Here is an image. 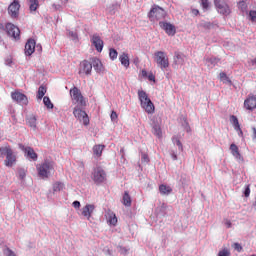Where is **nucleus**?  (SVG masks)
I'll list each match as a JSON object with an SVG mask.
<instances>
[{
	"mask_svg": "<svg viewBox=\"0 0 256 256\" xmlns=\"http://www.w3.org/2000/svg\"><path fill=\"white\" fill-rule=\"evenodd\" d=\"M92 65L96 71H101V67H103V64H101V60L98 58H94L92 60Z\"/></svg>",
	"mask_w": 256,
	"mask_h": 256,
	"instance_id": "33",
	"label": "nucleus"
},
{
	"mask_svg": "<svg viewBox=\"0 0 256 256\" xmlns=\"http://www.w3.org/2000/svg\"><path fill=\"white\" fill-rule=\"evenodd\" d=\"M73 115L76 117V119L82 120L84 125H89V116L87 115V112L75 107Z\"/></svg>",
	"mask_w": 256,
	"mask_h": 256,
	"instance_id": "12",
	"label": "nucleus"
},
{
	"mask_svg": "<svg viewBox=\"0 0 256 256\" xmlns=\"http://www.w3.org/2000/svg\"><path fill=\"white\" fill-rule=\"evenodd\" d=\"M225 225H226V227L228 228V229H231V227H232V223H231V221L230 220H227L226 222H225Z\"/></svg>",
	"mask_w": 256,
	"mask_h": 256,
	"instance_id": "51",
	"label": "nucleus"
},
{
	"mask_svg": "<svg viewBox=\"0 0 256 256\" xmlns=\"http://www.w3.org/2000/svg\"><path fill=\"white\" fill-rule=\"evenodd\" d=\"M193 15L197 16L199 15V10L198 9H192Z\"/></svg>",
	"mask_w": 256,
	"mask_h": 256,
	"instance_id": "53",
	"label": "nucleus"
},
{
	"mask_svg": "<svg viewBox=\"0 0 256 256\" xmlns=\"http://www.w3.org/2000/svg\"><path fill=\"white\" fill-rule=\"evenodd\" d=\"M118 117L119 116L117 115V112H115V111L111 112V115H110L111 121H117Z\"/></svg>",
	"mask_w": 256,
	"mask_h": 256,
	"instance_id": "46",
	"label": "nucleus"
},
{
	"mask_svg": "<svg viewBox=\"0 0 256 256\" xmlns=\"http://www.w3.org/2000/svg\"><path fill=\"white\" fill-rule=\"evenodd\" d=\"M174 159H177V156H174Z\"/></svg>",
	"mask_w": 256,
	"mask_h": 256,
	"instance_id": "59",
	"label": "nucleus"
},
{
	"mask_svg": "<svg viewBox=\"0 0 256 256\" xmlns=\"http://www.w3.org/2000/svg\"><path fill=\"white\" fill-rule=\"evenodd\" d=\"M27 125H29L33 131L37 129V117L31 115L27 118Z\"/></svg>",
	"mask_w": 256,
	"mask_h": 256,
	"instance_id": "27",
	"label": "nucleus"
},
{
	"mask_svg": "<svg viewBox=\"0 0 256 256\" xmlns=\"http://www.w3.org/2000/svg\"><path fill=\"white\" fill-rule=\"evenodd\" d=\"M249 195H251V186L247 185L244 191V196L249 197Z\"/></svg>",
	"mask_w": 256,
	"mask_h": 256,
	"instance_id": "45",
	"label": "nucleus"
},
{
	"mask_svg": "<svg viewBox=\"0 0 256 256\" xmlns=\"http://www.w3.org/2000/svg\"><path fill=\"white\" fill-rule=\"evenodd\" d=\"M230 151L236 159H241V153L239 152V147L235 144L230 145Z\"/></svg>",
	"mask_w": 256,
	"mask_h": 256,
	"instance_id": "29",
	"label": "nucleus"
},
{
	"mask_svg": "<svg viewBox=\"0 0 256 256\" xmlns=\"http://www.w3.org/2000/svg\"><path fill=\"white\" fill-rule=\"evenodd\" d=\"M147 77H148V81H154L155 82V76L153 75V72H150Z\"/></svg>",
	"mask_w": 256,
	"mask_h": 256,
	"instance_id": "49",
	"label": "nucleus"
},
{
	"mask_svg": "<svg viewBox=\"0 0 256 256\" xmlns=\"http://www.w3.org/2000/svg\"><path fill=\"white\" fill-rule=\"evenodd\" d=\"M103 149H105V145H94L93 146V153L96 157H101L103 155Z\"/></svg>",
	"mask_w": 256,
	"mask_h": 256,
	"instance_id": "25",
	"label": "nucleus"
},
{
	"mask_svg": "<svg viewBox=\"0 0 256 256\" xmlns=\"http://www.w3.org/2000/svg\"><path fill=\"white\" fill-rule=\"evenodd\" d=\"M69 37H72V39H77V33L73 32V31H70L69 32Z\"/></svg>",
	"mask_w": 256,
	"mask_h": 256,
	"instance_id": "50",
	"label": "nucleus"
},
{
	"mask_svg": "<svg viewBox=\"0 0 256 256\" xmlns=\"http://www.w3.org/2000/svg\"><path fill=\"white\" fill-rule=\"evenodd\" d=\"M93 70V64L87 60H84L80 63L79 75L83 73L85 75H91V71Z\"/></svg>",
	"mask_w": 256,
	"mask_h": 256,
	"instance_id": "13",
	"label": "nucleus"
},
{
	"mask_svg": "<svg viewBox=\"0 0 256 256\" xmlns=\"http://www.w3.org/2000/svg\"><path fill=\"white\" fill-rule=\"evenodd\" d=\"M233 248L235 249V251H237L238 253H241V251H243V246H241V244L239 243H234L233 244Z\"/></svg>",
	"mask_w": 256,
	"mask_h": 256,
	"instance_id": "42",
	"label": "nucleus"
},
{
	"mask_svg": "<svg viewBox=\"0 0 256 256\" xmlns=\"http://www.w3.org/2000/svg\"><path fill=\"white\" fill-rule=\"evenodd\" d=\"M214 5L220 15H231V7L225 0H214Z\"/></svg>",
	"mask_w": 256,
	"mask_h": 256,
	"instance_id": "7",
	"label": "nucleus"
},
{
	"mask_svg": "<svg viewBox=\"0 0 256 256\" xmlns=\"http://www.w3.org/2000/svg\"><path fill=\"white\" fill-rule=\"evenodd\" d=\"M252 65H256V58L251 60Z\"/></svg>",
	"mask_w": 256,
	"mask_h": 256,
	"instance_id": "55",
	"label": "nucleus"
},
{
	"mask_svg": "<svg viewBox=\"0 0 256 256\" xmlns=\"http://www.w3.org/2000/svg\"><path fill=\"white\" fill-rule=\"evenodd\" d=\"M21 151H23L27 157L32 159V161H37L38 155L35 153V150L31 147H25L23 144L19 145Z\"/></svg>",
	"mask_w": 256,
	"mask_h": 256,
	"instance_id": "16",
	"label": "nucleus"
},
{
	"mask_svg": "<svg viewBox=\"0 0 256 256\" xmlns=\"http://www.w3.org/2000/svg\"><path fill=\"white\" fill-rule=\"evenodd\" d=\"M159 25L161 29H163V31H165V33L168 34L170 37H173L177 33L175 25L169 22H159Z\"/></svg>",
	"mask_w": 256,
	"mask_h": 256,
	"instance_id": "11",
	"label": "nucleus"
},
{
	"mask_svg": "<svg viewBox=\"0 0 256 256\" xmlns=\"http://www.w3.org/2000/svg\"><path fill=\"white\" fill-rule=\"evenodd\" d=\"M0 27H3V24H0Z\"/></svg>",
	"mask_w": 256,
	"mask_h": 256,
	"instance_id": "58",
	"label": "nucleus"
},
{
	"mask_svg": "<svg viewBox=\"0 0 256 256\" xmlns=\"http://www.w3.org/2000/svg\"><path fill=\"white\" fill-rule=\"evenodd\" d=\"M35 45V40L29 39L25 44V55H27L28 57H30V55H33V53H35Z\"/></svg>",
	"mask_w": 256,
	"mask_h": 256,
	"instance_id": "18",
	"label": "nucleus"
},
{
	"mask_svg": "<svg viewBox=\"0 0 256 256\" xmlns=\"http://www.w3.org/2000/svg\"><path fill=\"white\" fill-rule=\"evenodd\" d=\"M19 9H21V4L19 1L14 0L8 7V14L12 19H17L19 17Z\"/></svg>",
	"mask_w": 256,
	"mask_h": 256,
	"instance_id": "9",
	"label": "nucleus"
},
{
	"mask_svg": "<svg viewBox=\"0 0 256 256\" xmlns=\"http://www.w3.org/2000/svg\"><path fill=\"white\" fill-rule=\"evenodd\" d=\"M70 97L73 103L80 105V107H85L86 105L85 98L83 97V94H81V90H79V88L75 86L71 88Z\"/></svg>",
	"mask_w": 256,
	"mask_h": 256,
	"instance_id": "6",
	"label": "nucleus"
},
{
	"mask_svg": "<svg viewBox=\"0 0 256 256\" xmlns=\"http://www.w3.org/2000/svg\"><path fill=\"white\" fill-rule=\"evenodd\" d=\"M43 103L47 109H53V102H51V99L48 96L43 98Z\"/></svg>",
	"mask_w": 256,
	"mask_h": 256,
	"instance_id": "35",
	"label": "nucleus"
},
{
	"mask_svg": "<svg viewBox=\"0 0 256 256\" xmlns=\"http://www.w3.org/2000/svg\"><path fill=\"white\" fill-rule=\"evenodd\" d=\"M91 179L96 183V185H101L107 181V172L101 167H96L93 169L91 174Z\"/></svg>",
	"mask_w": 256,
	"mask_h": 256,
	"instance_id": "5",
	"label": "nucleus"
},
{
	"mask_svg": "<svg viewBox=\"0 0 256 256\" xmlns=\"http://www.w3.org/2000/svg\"><path fill=\"white\" fill-rule=\"evenodd\" d=\"M72 205H73L74 209H79V207H81V202H79V201H74V202L72 203Z\"/></svg>",
	"mask_w": 256,
	"mask_h": 256,
	"instance_id": "48",
	"label": "nucleus"
},
{
	"mask_svg": "<svg viewBox=\"0 0 256 256\" xmlns=\"http://www.w3.org/2000/svg\"><path fill=\"white\" fill-rule=\"evenodd\" d=\"M27 174L24 172V177L26 176Z\"/></svg>",
	"mask_w": 256,
	"mask_h": 256,
	"instance_id": "60",
	"label": "nucleus"
},
{
	"mask_svg": "<svg viewBox=\"0 0 256 256\" xmlns=\"http://www.w3.org/2000/svg\"><path fill=\"white\" fill-rule=\"evenodd\" d=\"M173 141L176 142V145H177L179 151H183V144L181 143V140H179V138H177V137H174Z\"/></svg>",
	"mask_w": 256,
	"mask_h": 256,
	"instance_id": "40",
	"label": "nucleus"
},
{
	"mask_svg": "<svg viewBox=\"0 0 256 256\" xmlns=\"http://www.w3.org/2000/svg\"><path fill=\"white\" fill-rule=\"evenodd\" d=\"M93 211H95V205L94 204H86L82 208V215L83 217H86L88 220L91 219V216L93 215Z\"/></svg>",
	"mask_w": 256,
	"mask_h": 256,
	"instance_id": "17",
	"label": "nucleus"
},
{
	"mask_svg": "<svg viewBox=\"0 0 256 256\" xmlns=\"http://www.w3.org/2000/svg\"><path fill=\"white\" fill-rule=\"evenodd\" d=\"M206 61H207V63H211V65H213V63H217V61H219V59H217V58H207Z\"/></svg>",
	"mask_w": 256,
	"mask_h": 256,
	"instance_id": "47",
	"label": "nucleus"
},
{
	"mask_svg": "<svg viewBox=\"0 0 256 256\" xmlns=\"http://www.w3.org/2000/svg\"><path fill=\"white\" fill-rule=\"evenodd\" d=\"M201 6H202V9L207 11V9H209V0H201Z\"/></svg>",
	"mask_w": 256,
	"mask_h": 256,
	"instance_id": "41",
	"label": "nucleus"
},
{
	"mask_svg": "<svg viewBox=\"0 0 256 256\" xmlns=\"http://www.w3.org/2000/svg\"><path fill=\"white\" fill-rule=\"evenodd\" d=\"M152 133L153 135L157 136L158 139H161V137H163V132L161 130V126L160 125H154L152 128Z\"/></svg>",
	"mask_w": 256,
	"mask_h": 256,
	"instance_id": "30",
	"label": "nucleus"
},
{
	"mask_svg": "<svg viewBox=\"0 0 256 256\" xmlns=\"http://www.w3.org/2000/svg\"><path fill=\"white\" fill-rule=\"evenodd\" d=\"M143 159H145L146 161H149V157L146 154L143 155Z\"/></svg>",
	"mask_w": 256,
	"mask_h": 256,
	"instance_id": "54",
	"label": "nucleus"
},
{
	"mask_svg": "<svg viewBox=\"0 0 256 256\" xmlns=\"http://www.w3.org/2000/svg\"><path fill=\"white\" fill-rule=\"evenodd\" d=\"M159 192L161 195H171L173 193V188H171V186L161 184L159 186Z\"/></svg>",
	"mask_w": 256,
	"mask_h": 256,
	"instance_id": "23",
	"label": "nucleus"
},
{
	"mask_svg": "<svg viewBox=\"0 0 256 256\" xmlns=\"http://www.w3.org/2000/svg\"><path fill=\"white\" fill-rule=\"evenodd\" d=\"M244 107L247 111H253L256 109V96L249 94L248 97L244 100Z\"/></svg>",
	"mask_w": 256,
	"mask_h": 256,
	"instance_id": "14",
	"label": "nucleus"
},
{
	"mask_svg": "<svg viewBox=\"0 0 256 256\" xmlns=\"http://www.w3.org/2000/svg\"><path fill=\"white\" fill-rule=\"evenodd\" d=\"M67 1H69V0H64V3H67Z\"/></svg>",
	"mask_w": 256,
	"mask_h": 256,
	"instance_id": "57",
	"label": "nucleus"
},
{
	"mask_svg": "<svg viewBox=\"0 0 256 256\" xmlns=\"http://www.w3.org/2000/svg\"><path fill=\"white\" fill-rule=\"evenodd\" d=\"M119 61L123 67L126 69H129V65H131V62L129 60V54L123 52L122 54L119 55Z\"/></svg>",
	"mask_w": 256,
	"mask_h": 256,
	"instance_id": "21",
	"label": "nucleus"
},
{
	"mask_svg": "<svg viewBox=\"0 0 256 256\" xmlns=\"http://www.w3.org/2000/svg\"><path fill=\"white\" fill-rule=\"evenodd\" d=\"M154 61L162 71L169 67V57L167 56V53L163 51H157L154 53Z\"/></svg>",
	"mask_w": 256,
	"mask_h": 256,
	"instance_id": "4",
	"label": "nucleus"
},
{
	"mask_svg": "<svg viewBox=\"0 0 256 256\" xmlns=\"http://www.w3.org/2000/svg\"><path fill=\"white\" fill-rule=\"evenodd\" d=\"M253 131H254V133H255V135H256V129H255V128H253Z\"/></svg>",
	"mask_w": 256,
	"mask_h": 256,
	"instance_id": "56",
	"label": "nucleus"
},
{
	"mask_svg": "<svg viewBox=\"0 0 256 256\" xmlns=\"http://www.w3.org/2000/svg\"><path fill=\"white\" fill-rule=\"evenodd\" d=\"M4 254H5L6 256H17V254H15V253L13 252V250H11L10 248H6V249L4 250Z\"/></svg>",
	"mask_w": 256,
	"mask_h": 256,
	"instance_id": "44",
	"label": "nucleus"
},
{
	"mask_svg": "<svg viewBox=\"0 0 256 256\" xmlns=\"http://www.w3.org/2000/svg\"><path fill=\"white\" fill-rule=\"evenodd\" d=\"M175 57H176V63H183V55H181V53L176 52Z\"/></svg>",
	"mask_w": 256,
	"mask_h": 256,
	"instance_id": "43",
	"label": "nucleus"
},
{
	"mask_svg": "<svg viewBox=\"0 0 256 256\" xmlns=\"http://www.w3.org/2000/svg\"><path fill=\"white\" fill-rule=\"evenodd\" d=\"M105 217H106L107 223H108L109 225H113V227H115V226L117 225V221H118V220H117V215H115V214L113 213V211L108 210V211L106 212Z\"/></svg>",
	"mask_w": 256,
	"mask_h": 256,
	"instance_id": "19",
	"label": "nucleus"
},
{
	"mask_svg": "<svg viewBox=\"0 0 256 256\" xmlns=\"http://www.w3.org/2000/svg\"><path fill=\"white\" fill-rule=\"evenodd\" d=\"M28 1H29V10L31 13L39 9V0H28Z\"/></svg>",
	"mask_w": 256,
	"mask_h": 256,
	"instance_id": "31",
	"label": "nucleus"
},
{
	"mask_svg": "<svg viewBox=\"0 0 256 256\" xmlns=\"http://www.w3.org/2000/svg\"><path fill=\"white\" fill-rule=\"evenodd\" d=\"M63 189H65L63 182H55L53 184V193H59V191H63Z\"/></svg>",
	"mask_w": 256,
	"mask_h": 256,
	"instance_id": "32",
	"label": "nucleus"
},
{
	"mask_svg": "<svg viewBox=\"0 0 256 256\" xmlns=\"http://www.w3.org/2000/svg\"><path fill=\"white\" fill-rule=\"evenodd\" d=\"M218 256H231V252L229 249L224 248L223 250L219 251Z\"/></svg>",
	"mask_w": 256,
	"mask_h": 256,
	"instance_id": "38",
	"label": "nucleus"
},
{
	"mask_svg": "<svg viewBox=\"0 0 256 256\" xmlns=\"http://www.w3.org/2000/svg\"><path fill=\"white\" fill-rule=\"evenodd\" d=\"M11 97L13 101H16V103H20V105H27L29 103L27 96L19 91L12 92Z\"/></svg>",
	"mask_w": 256,
	"mask_h": 256,
	"instance_id": "10",
	"label": "nucleus"
},
{
	"mask_svg": "<svg viewBox=\"0 0 256 256\" xmlns=\"http://www.w3.org/2000/svg\"><path fill=\"white\" fill-rule=\"evenodd\" d=\"M138 98L142 109H144V111H146L148 115H153V113H155V104H153V102L147 95V92L139 90Z\"/></svg>",
	"mask_w": 256,
	"mask_h": 256,
	"instance_id": "2",
	"label": "nucleus"
},
{
	"mask_svg": "<svg viewBox=\"0 0 256 256\" xmlns=\"http://www.w3.org/2000/svg\"><path fill=\"white\" fill-rule=\"evenodd\" d=\"M36 171L40 179H49L55 173V162L45 160L36 166Z\"/></svg>",
	"mask_w": 256,
	"mask_h": 256,
	"instance_id": "1",
	"label": "nucleus"
},
{
	"mask_svg": "<svg viewBox=\"0 0 256 256\" xmlns=\"http://www.w3.org/2000/svg\"><path fill=\"white\" fill-rule=\"evenodd\" d=\"M45 93H47V88H45V86H40L37 92V99H43Z\"/></svg>",
	"mask_w": 256,
	"mask_h": 256,
	"instance_id": "34",
	"label": "nucleus"
},
{
	"mask_svg": "<svg viewBox=\"0 0 256 256\" xmlns=\"http://www.w3.org/2000/svg\"><path fill=\"white\" fill-rule=\"evenodd\" d=\"M5 29L9 37H13V39L16 40L21 38V30H19V27L15 26L13 23H7Z\"/></svg>",
	"mask_w": 256,
	"mask_h": 256,
	"instance_id": "8",
	"label": "nucleus"
},
{
	"mask_svg": "<svg viewBox=\"0 0 256 256\" xmlns=\"http://www.w3.org/2000/svg\"><path fill=\"white\" fill-rule=\"evenodd\" d=\"M230 121H232L235 131H239L241 134H243V131L241 130V125H239V119H237V116L232 115L230 117Z\"/></svg>",
	"mask_w": 256,
	"mask_h": 256,
	"instance_id": "28",
	"label": "nucleus"
},
{
	"mask_svg": "<svg viewBox=\"0 0 256 256\" xmlns=\"http://www.w3.org/2000/svg\"><path fill=\"white\" fill-rule=\"evenodd\" d=\"M12 152H13V150L11 149V146H9V145L0 147V157H2V159L7 157V155H10V153H12Z\"/></svg>",
	"mask_w": 256,
	"mask_h": 256,
	"instance_id": "24",
	"label": "nucleus"
},
{
	"mask_svg": "<svg viewBox=\"0 0 256 256\" xmlns=\"http://www.w3.org/2000/svg\"><path fill=\"white\" fill-rule=\"evenodd\" d=\"M17 161V157L15 154H13V151L6 156V159L4 160V165L6 167H13Z\"/></svg>",
	"mask_w": 256,
	"mask_h": 256,
	"instance_id": "20",
	"label": "nucleus"
},
{
	"mask_svg": "<svg viewBox=\"0 0 256 256\" xmlns=\"http://www.w3.org/2000/svg\"><path fill=\"white\" fill-rule=\"evenodd\" d=\"M249 17H250V21H252V23H256V11L255 10H251L249 12Z\"/></svg>",
	"mask_w": 256,
	"mask_h": 256,
	"instance_id": "39",
	"label": "nucleus"
},
{
	"mask_svg": "<svg viewBox=\"0 0 256 256\" xmlns=\"http://www.w3.org/2000/svg\"><path fill=\"white\" fill-rule=\"evenodd\" d=\"M237 7L239 11H241L242 15H248L249 14V5L247 4V1H240L237 3Z\"/></svg>",
	"mask_w": 256,
	"mask_h": 256,
	"instance_id": "22",
	"label": "nucleus"
},
{
	"mask_svg": "<svg viewBox=\"0 0 256 256\" xmlns=\"http://www.w3.org/2000/svg\"><path fill=\"white\" fill-rule=\"evenodd\" d=\"M165 17H167V12L163 8L157 5H153L148 13V19L152 23H161L165 21Z\"/></svg>",
	"mask_w": 256,
	"mask_h": 256,
	"instance_id": "3",
	"label": "nucleus"
},
{
	"mask_svg": "<svg viewBox=\"0 0 256 256\" xmlns=\"http://www.w3.org/2000/svg\"><path fill=\"white\" fill-rule=\"evenodd\" d=\"M119 53L117 52V50H115L114 48H110L109 49V57L112 61H115V59H117Z\"/></svg>",
	"mask_w": 256,
	"mask_h": 256,
	"instance_id": "36",
	"label": "nucleus"
},
{
	"mask_svg": "<svg viewBox=\"0 0 256 256\" xmlns=\"http://www.w3.org/2000/svg\"><path fill=\"white\" fill-rule=\"evenodd\" d=\"M91 42L94 45L96 51H98V53H101V51H103L104 43L99 35L94 34L91 38Z\"/></svg>",
	"mask_w": 256,
	"mask_h": 256,
	"instance_id": "15",
	"label": "nucleus"
},
{
	"mask_svg": "<svg viewBox=\"0 0 256 256\" xmlns=\"http://www.w3.org/2000/svg\"><path fill=\"white\" fill-rule=\"evenodd\" d=\"M220 80L224 81V83H231V79H229V77L227 76V74L225 72H221L219 74Z\"/></svg>",
	"mask_w": 256,
	"mask_h": 256,
	"instance_id": "37",
	"label": "nucleus"
},
{
	"mask_svg": "<svg viewBox=\"0 0 256 256\" xmlns=\"http://www.w3.org/2000/svg\"><path fill=\"white\" fill-rule=\"evenodd\" d=\"M141 75H142V77H147L149 74L147 73V70H142L141 71Z\"/></svg>",
	"mask_w": 256,
	"mask_h": 256,
	"instance_id": "52",
	"label": "nucleus"
},
{
	"mask_svg": "<svg viewBox=\"0 0 256 256\" xmlns=\"http://www.w3.org/2000/svg\"><path fill=\"white\" fill-rule=\"evenodd\" d=\"M122 203L125 207H131L132 200H131V195H129L128 191L124 192Z\"/></svg>",
	"mask_w": 256,
	"mask_h": 256,
	"instance_id": "26",
	"label": "nucleus"
}]
</instances>
